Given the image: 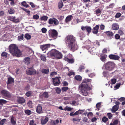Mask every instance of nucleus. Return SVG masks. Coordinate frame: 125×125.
<instances>
[{
  "mask_svg": "<svg viewBox=\"0 0 125 125\" xmlns=\"http://www.w3.org/2000/svg\"><path fill=\"white\" fill-rule=\"evenodd\" d=\"M96 107L98 110L101 107V103L99 102L97 103L96 105Z\"/></svg>",
  "mask_w": 125,
  "mask_h": 125,
  "instance_id": "49",
  "label": "nucleus"
},
{
  "mask_svg": "<svg viewBox=\"0 0 125 125\" xmlns=\"http://www.w3.org/2000/svg\"><path fill=\"white\" fill-rule=\"evenodd\" d=\"M23 34H22L18 36V40L19 41L22 40L23 39Z\"/></svg>",
  "mask_w": 125,
  "mask_h": 125,
  "instance_id": "35",
  "label": "nucleus"
},
{
  "mask_svg": "<svg viewBox=\"0 0 125 125\" xmlns=\"http://www.w3.org/2000/svg\"><path fill=\"white\" fill-rule=\"evenodd\" d=\"M91 81V79H88L85 78L83 80L81 86L79 87V89L81 90L80 93L82 95L86 96L88 94L87 91L89 90L90 88L87 83H90Z\"/></svg>",
  "mask_w": 125,
  "mask_h": 125,
  "instance_id": "2",
  "label": "nucleus"
},
{
  "mask_svg": "<svg viewBox=\"0 0 125 125\" xmlns=\"http://www.w3.org/2000/svg\"><path fill=\"white\" fill-rule=\"evenodd\" d=\"M14 79L11 77H9L8 78L7 84H12L14 83Z\"/></svg>",
  "mask_w": 125,
  "mask_h": 125,
  "instance_id": "18",
  "label": "nucleus"
},
{
  "mask_svg": "<svg viewBox=\"0 0 125 125\" xmlns=\"http://www.w3.org/2000/svg\"><path fill=\"white\" fill-rule=\"evenodd\" d=\"M1 93L2 95L7 97H10L11 96V94L5 90H2L1 92Z\"/></svg>",
  "mask_w": 125,
  "mask_h": 125,
  "instance_id": "9",
  "label": "nucleus"
},
{
  "mask_svg": "<svg viewBox=\"0 0 125 125\" xmlns=\"http://www.w3.org/2000/svg\"><path fill=\"white\" fill-rule=\"evenodd\" d=\"M48 118L46 117L45 119H42L41 120V123L42 125H44L46 124L48 121Z\"/></svg>",
  "mask_w": 125,
  "mask_h": 125,
  "instance_id": "25",
  "label": "nucleus"
},
{
  "mask_svg": "<svg viewBox=\"0 0 125 125\" xmlns=\"http://www.w3.org/2000/svg\"><path fill=\"white\" fill-rule=\"evenodd\" d=\"M109 57L111 59L116 60H118L120 59V57L119 56L112 54L109 55Z\"/></svg>",
  "mask_w": 125,
  "mask_h": 125,
  "instance_id": "13",
  "label": "nucleus"
},
{
  "mask_svg": "<svg viewBox=\"0 0 125 125\" xmlns=\"http://www.w3.org/2000/svg\"><path fill=\"white\" fill-rule=\"evenodd\" d=\"M1 55L3 57L6 58L7 57V53L5 52H3L2 53Z\"/></svg>",
  "mask_w": 125,
  "mask_h": 125,
  "instance_id": "47",
  "label": "nucleus"
},
{
  "mask_svg": "<svg viewBox=\"0 0 125 125\" xmlns=\"http://www.w3.org/2000/svg\"><path fill=\"white\" fill-rule=\"evenodd\" d=\"M121 15V14L120 13H116L115 16L116 18H118Z\"/></svg>",
  "mask_w": 125,
  "mask_h": 125,
  "instance_id": "64",
  "label": "nucleus"
},
{
  "mask_svg": "<svg viewBox=\"0 0 125 125\" xmlns=\"http://www.w3.org/2000/svg\"><path fill=\"white\" fill-rule=\"evenodd\" d=\"M25 113L27 115H29L31 114V110L27 109L25 111Z\"/></svg>",
  "mask_w": 125,
  "mask_h": 125,
  "instance_id": "36",
  "label": "nucleus"
},
{
  "mask_svg": "<svg viewBox=\"0 0 125 125\" xmlns=\"http://www.w3.org/2000/svg\"><path fill=\"white\" fill-rule=\"evenodd\" d=\"M79 36L81 40H82L84 36V34L83 32H80L79 33Z\"/></svg>",
  "mask_w": 125,
  "mask_h": 125,
  "instance_id": "38",
  "label": "nucleus"
},
{
  "mask_svg": "<svg viewBox=\"0 0 125 125\" xmlns=\"http://www.w3.org/2000/svg\"><path fill=\"white\" fill-rule=\"evenodd\" d=\"M111 84H115L116 82V80L115 79L113 78L111 80Z\"/></svg>",
  "mask_w": 125,
  "mask_h": 125,
  "instance_id": "53",
  "label": "nucleus"
},
{
  "mask_svg": "<svg viewBox=\"0 0 125 125\" xmlns=\"http://www.w3.org/2000/svg\"><path fill=\"white\" fill-rule=\"evenodd\" d=\"M29 4L31 5V7L32 8H34L35 7L34 4L31 2H27Z\"/></svg>",
  "mask_w": 125,
  "mask_h": 125,
  "instance_id": "60",
  "label": "nucleus"
},
{
  "mask_svg": "<svg viewBox=\"0 0 125 125\" xmlns=\"http://www.w3.org/2000/svg\"><path fill=\"white\" fill-rule=\"evenodd\" d=\"M68 88L67 87H64L62 88V91L63 92L66 91L68 89Z\"/></svg>",
  "mask_w": 125,
  "mask_h": 125,
  "instance_id": "56",
  "label": "nucleus"
},
{
  "mask_svg": "<svg viewBox=\"0 0 125 125\" xmlns=\"http://www.w3.org/2000/svg\"><path fill=\"white\" fill-rule=\"evenodd\" d=\"M108 119L105 116L104 117L102 118V121L104 122H105L108 120Z\"/></svg>",
  "mask_w": 125,
  "mask_h": 125,
  "instance_id": "52",
  "label": "nucleus"
},
{
  "mask_svg": "<svg viewBox=\"0 0 125 125\" xmlns=\"http://www.w3.org/2000/svg\"><path fill=\"white\" fill-rule=\"evenodd\" d=\"M36 111L37 113L40 114L42 113V107L40 105L38 104L36 108Z\"/></svg>",
  "mask_w": 125,
  "mask_h": 125,
  "instance_id": "16",
  "label": "nucleus"
},
{
  "mask_svg": "<svg viewBox=\"0 0 125 125\" xmlns=\"http://www.w3.org/2000/svg\"><path fill=\"white\" fill-rule=\"evenodd\" d=\"M47 55L49 57H51L53 59H60L62 57V55L59 51L55 49H52L49 52Z\"/></svg>",
  "mask_w": 125,
  "mask_h": 125,
  "instance_id": "4",
  "label": "nucleus"
},
{
  "mask_svg": "<svg viewBox=\"0 0 125 125\" xmlns=\"http://www.w3.org/2000/svg\"><path fill=\"white\" fill-rule=\"evenodd\" d=\"M49 71V70L48 69H43L42 70V72L43 73L45 74L48 73Z\"/></svg>",
  "mask_w": 125,
  "mask_h": 125,
  "instance_id": "34",
  "label": "nucleus"
},
{
  "mask_svg": "<svg viewBox=\"0 0 125 125\" xmlns=\"http://www.w3.org/2000/svg\"><path fill=\"white\" fill-rule=\"evenodd\" d=\"M104 66L106 70L111 71L115 67V64L114 62H108L104 64Z\"/></svg>",
  "mask_w": 125,
  "mask_h": 125,
  "instance_id": "5",
  "label": "nucleus"
},
{
  "mask_svg": "<svg viewBox=\"0 0 125 125\" xmlns=\"http://www.w3.org/2000/svg\"><path fill=\"white\" fill-rule=\"evenodd\" d=\"M112 28L114 30H116L119 28V25L117 23L113 24L112 25Z\"/></svg>",
  "mask_w": 125,
  "mask_h": 125,
  "instance_id": "23",
  "label": "nucleus"
},
{
  "mask_svg": "<svg viewBox=\"0 0 125 125\" xmlns=\"http://www.w3.org/2000/svg\"><path fill=\"white\" fill-rule=\"evenodd\" d=\"M74 78L77 81H80L82 80V77L79 75H77L75 76Z\"/></svg>",
  "mask_w": 125,
  "mask_h": 125,
  "instance_id": "27",
  "label": "nucleus"
},
{
  "mask_svg": "<svg viewBox=\"0 0 125 125\" xmlns=\"http://www.w3.org/2000/svg\"><path fill=\"white\" fill-rule=\"evenodd\" d=\"M120 85L121 84L120 83H117L116 86H115V90L118 89L120 86Z\"/></svg>",
  "mask_w": 125,
  "mask_h": 125,
  "instance_id": "57",
  "label": "nucleus"
},
{
  "mask_svg": "<svg viewBox=\"0 0 125 125\" xmlns=\"http://www.w3.org/2000/svg\"><path fill=\"white\" fill-rule=\"evenodd\" d=\"M41 31L43 33H45L46 32L47 30L46 28L44 27L42 28Z\"/></svg>",
  "mask_w": 125,
  "mask_h": 125,
  "instance_id": "58",
  "label": "nucleus"
},
{
  "mask_svg": "<svg viewBox=\"0 0 125 125\" xmlns=\"http://www.w3.org/2000/svg\"><path fill=\"white\" fill-rule=\"evenodd\" d=\"M49 23L50 24H53L54 26H55L58 25L59 22L57 19L55 18H53L49 20Z\"/></svg>",
  "mask_w": 125,
  "mask_h": 125,
  "instance_id": "7",
  "label": "nucleus"
},
{
  "mask_svg": "<svg viewBox=\"0 0 125 125\" xmlns=\"http://www.w3.org/2000/svg\"><path fill=\"white\" fill-rule=\"evenodd\" d=\"M29 124L30 125H36L35 122L33 120L30 121Z\"/></svg>",
  "mask_w": 125,
  "mask_h": 125,
  "instance_id": "48",
  "label": "nucleus"
},
{
  "mask_svg": "<svg viewBox=\"0 0 125 125\" xmlns=\"http://www.w3.org/2000/svg\"><path fill=\"white\" fill-rule=\"evenodd\" d=\"M9 13L10 14H12L14 13L15 12V10L13 8H10L8 10Z\"/></svg>",
  "mask_w": 125,
  "mask_h": 125,
  "instance_id": "31",
  "label": "nucleus"
},
{
  "mask_svg": "<svg viewBox=\"0 0 125 125\" xmlns=\"http://www.w3.org/2000/svg\"><path fill=\"white\" fill-rule=\"evenodd\" d=\"M40 57L41 60L43 61H46V60L45 57L44 56H42V55L40 56Z\"/></svg>",
  "mask_w": 125,
  "mask_h": 125,
  "instance_id": "45",
  "label": "nucleus"
},
{
  "mask_svg": "<svg viewBox=\"0 0 125 125\" xmlns=\"http://www.w3.org/2000/svg\"><path fill=\"white\" fill-rule=\"evenodd\" d=\"M101 11V10L99 9L98 8L95 10L94 13L96 14L97 15L99 16L100 15Z\"/></svg>",
  "mask_w": 125,
  "mask_h": 125,
  "instance_id": "28",
  "label": "nucleus"
},
{
  "mask_svg": "<svg viewBox=\"0 0 125 125\" xmlns=\"http://www.w3.org/2000/svg\"><path fill=\"white\" fill-rule=\"evenodd\" d=\"M63 6V3L62 1H60L58 4V6L59 9L61 8Z\"/></svg>",
  "mask_w": 125,
  "mask_h": 125,
  "instance_id": "39",
  "label": "nucleus"
},
{
  "mask_svg": "<svg viewBox=\"0 0 125 125\" xmlns=\"http://www.w3.org/2000/svg\"><path fill=\"white\" fill-rule=\"evenodd\" d=\"M32 94V93L31 91H29L27 92L26 94V95L28 97H29Z\"/></svg>",
  "mask_w": 125,
  "mask_h": 125,
  "instance_id": "59",
  "label": "nucleus"
},
{
  "mask_svg": "<svg viewBox=\"0 0 125 125\" xmlns=\"http://www.w3.org/2000/svg\"><path fill=\"white\" fill-rule=\"evenodd\" d=\"M104 77H106L108 75V73L107 71H104L103 73Z\"/></svg>",
  "mask_w": 125,
  "mask_h": 125,
  "instance_id": "50",
  "label": "nucleus"
},
{
  "mask_svg": "<svg viewBox=\"0 0 125 125\" xmlns=\"http://www.w3.org/2000/svg\"><path fill=\"white\" fill-rule=\"evenodd\" d=\"M26 73L28 75H31L36 74V70L32 68H30L27 70Z\"/></svg>",
  "mask_w": 125,
  "mask_h": 125,
  "instance_id": "8",
  "label": "nucleus"
},
{
  "mask_svg": "<svg viewBox=\"0 0 125 125\" xmlns=\"http://www.w3.org/2000/svg\"><path fill=\"white\" fill-rule=\"evenodd\" d=\"M73 16L71 15H70L66 17L65 19V21L66 22H68L73 19Z\"/></svg>",
  "mask_w": 125,
  "mask_h": 125,
  "instance_id": "20",
  "label": "nucleus"
},
{
  "mask_svg": "<svg viewBox=\"0 0 125 125\" xmlns=\"http://www.w3.org/2000/svg\"><path fill=\"white\" fill-rule=\"evenodd\" d=\"M21 9L25 11L28 14L30 15V11L29 10H27V9L24 8H21Z\"/></svg>",
  "mask_w": 125,
  "mask_h": 125,
  "instance_id": "42",
  "label": "nucleus"
},
{
  "mask_svg": "<svg viewBox=\"0 0 125 125\" xmlns=\"http://www.w3.org/2000/svg\"><path fill=\"white\" fill-rule=\"evenodd\" d=\"M86 48L87 49L89 50V51L90 52H93V51L95 50V49L94 48L92 47L91 48L89 46H87Z\"/></svg>",
  "mask_w": 125,
  "mask_h": 125,
  "instance_id": "30",
  "label": "nucleus"
},
{
  "mask_svg": "<svg viewBox=\"0 0 125 125\" xmlns=\"http://www.w3.org/2000/svg\"><path fill=\"white\" fill-rule=\"evenodd\" d=\"M52 79H53V83L54 85L57 86L60 84V82L58 78L56 77Z\"/></svg>",
  "mask_w": 125,
  "mask_h": 125,
  "instance_id": "11",
  "label": "nucleus"
},
{
  "mask_svg": "<svg viewBox=\"0 0 125 125\" xmlns=\"http://www.w3.org/2000/svg\"><path fill=\"white\" fill-rule=\"evenodd\" d=\"M21 5L26 8H27L29 6L25 1H23L21 2Z\"/></svg>",
  "mask_w": 125,
  "mask_h": 125,
  "instance_id": "32",
  "label": "nucleus"
},
{
  "mask_svg": "<svg viewBox=\"0 0 125 125\" xmlns=\"http://www.w3.org/2000/svg\"><path fill=\"white\" fill-rule=\"evenodd\" d=\"M119 105H114L112 108V112L113 113H115L116 111H117L119 108Z\"/></svg>",
  "mask_w": 125,
  "mask_h": 125,
  "instance_id": "24",
  "label": "nucleus"
},
{
  "mask_svg": "<svg viewBox=\"0 0 125 125\" xmlns=\"http://www.w3.org/2000/svg\"><path fill=\"white\" fill-rule=\"evenodd\" d=\"M39 18V16L37 14L34 15L33 16V18L35 20L38 19Z\"/></svg>",
  "mask_w": 125,
  "mask_h": 125,
  "instance_id": "55",
  "label": "nucleus"
},
{
  "mask_svg": "<svg viewBox=\"0 0 125 125\" xmlns=\"http://www.w3.org/2000/svg\"><path fill=\"white\" fill-rule=\"evenodd\" d=\"M27 104L28 106L31 107L32 106V102L31 101H29L27 103Z\"/></svg>",
  "mask_w": 125,
  "mask_h": 125,
  "instance_id": "51",
  "label": "nucleus"
},
{
  "mask_svg": "<svg viewBox=\"0 0 125 125\" xmlns=\"http://www.w3.org/2000/svg\"><path fill=\"white\" fill-rule=\"evenodd\" d=\"M25 101V99L22 97H19L18 100V103L20 104L24 103Z\"/></svg>",
  "mask_w": 125,
  "mask_h": 125,
  "instance_id": "21",
  "label": "nucleus"
},
{
  "mask_svg": "<svg viewBox=\"0 0 125 125\" xmlns=\"http://www.w3.org/2000/svg\"><path fill=\"white\" fill-rule=\"evenodd\" d=\"M64 60L69 63H72L74 62V59L73 58L70 59L68 57H65L64 58Z\"/></svg>",
  "mask_w": 125,
  "mask_h": 125,
  "instance_id": "17",
  "label": "nucleus"
},
{
  "mask_svg": "<svg viewBox=\"0 0 125 125\" xmlns=\"http://www.w3.org/2000/svg\"><path fill=\"white\" fill-rule=\"evenodd\" d=\"M40 97L42 99L44 98H47L49 97V95L48 92H42L39 94Z\"/></svg>",
  "mask_w": 125,
  "mask_h": 125,
  "instance_id": "10",
  "label": "nucleus"
},
{
  "mask_svg": "<svg viewBox=\"0 0 125 125\" xmlns=\"http://www.w3.org/2000/svg\"><path fill=\"white\" fill-rule=\"evenodd\" d=\"M65 42L67 47L73 51L76 50L78 48L75 38L72 35H68L65 39Z\"/></svg>",
  "mask_w": 125,
  "mask_h": 125,
  "instance_id": "1",
  "label": "nucleus"
},
{
  "mask_svg": "<svg viewBox=\"0 0 125 125\" xmlns=\"http://www.w3.org/2000/svg\"><path fill=\"white\" fill-rule=\"evenodd\" d=\"M24 60L25 63H27V64H28L30 63V59L29 58L27 57L25 58L24 59Z\"/></svg>",
  "mask_w": 125,
  "mask_h": 125,
  "instance_id": "33",
  "label": "nucleus"
},
{
  "mask_svg": "<svg viewBox=\"0 0 125 125\" xmlns=\"http://www.w3.org/2000/svg\"><path fill=\"white\" fill-rule=\"evenodd\" d=\"M48 19V17L46 16H43L41 17V19L42 21H46Z\"/></svg>",
  "mask_w": 125,
  "mask_h": 125,
  "instance_id": "43",
  "label": "nucleus"
},
{
  "mask_svg": "<svg viewBox=\"0 0 125 125\" xmlns=\"http://www.w3.org/2000/svg\"><path fill=\"white\" fill-rule=\"evenodd\" d=\"M9 51L13 55L17 57H20L22 55L21 52L19 50L17 45L15 44H11L9 46Z\"/></svg>",
  "mask_w": 125,
  "mask_h": 125,
  "instance_id": "3",
  "label": "nucleus"
},
{
  "mask_svg": "<svg viewBox=\"0 0 125 125\" xmlns=\"http://www.w3.org/2000/svg\"><path fill=\"white\" fill-rule=\"evenodd\" d=\"M73 109V108H71V107H65L64 109V110H67L68 111H70L72 110Z\"/></svg>",
  "mask_w": 125,
  "mask_h": 125,
  "instance_id": "54",
  "label": "nucleus"
},
{
  "mask_svg": "<svg viewBox=\"0 0 125 125\" xmlns=\"http://www.w3.org/2000/svg\"><path fill=\"white\" fill-rule=\"evenodd\" d=\"M7 88L9 90H11L12 86L9 84H7Z\"/></svg>",
  "mask_w": 125,
  "mask_h": 125,
  "instance_id": "62",
  "label": "nucleus"
},
{
  "mask_svg": "<svg viewBox=\"0 0 125 125\" xmlns=\"http://www.w3.org/2000/svg\"><path fill=\"white\" fill-rule=\"evenodd\" d=\"M7 103V101L3 99H0V105H2L3 104H5Z\"/></svg>",
  "mask_w": 125,
  "mask_h": 125,
  "instance_id": "29",
  "label": "nucleus"
},
{
  "mask_svg": "<svg viewBox=\"0 0 125 125\" xmlns=\"http://www.w3.org/2000/svg\"><path fill=\"white\" fill-rule=\"evenodd\" d=\"M51 44H44L40 46V48L42 51L47 50L50 47Z\"/></svg>",
  "mask_w": 125,
  "mask_h": 125,
  "instance_id": "12",
  "label": "nucleus"
},
{
  "mask_svg": "<svg viewBox=\"0 0 125 125\" xmlns=\"http://www.w3.org/2000/svg\"><path fill=\"white\" fill-rule=\"evenodd\" d=\"M106 58L105 56H101L100 59L102 62H104L106 60Z\"/></svg>",
  "mask_w": 125,
  "mask_h": 125,
  "instance_id": "40",
  "label": "nucleus"
},
{
  "mask_svg": "<svg viewBox=\"0 0 125 125\" xmlns=\"http://www.w3.org/2000/svg\"><path fill=\"white\" fill-rule=\"evenodd\" d=\"M6 119H2L0 122V125H3L6 121Z\"/></svg>",
  "mask_w": 125,
  "mask_h": 125,
  "instance_id": "44",
  "label": "nucleus"
},
{
  "mask_svg": "<svg viewBox=\"0 0 125 125\" xmlns=\"http://www.w3.org/2000/svg\"><path fill=\"white\" fill-rule=\"evenodd\" d=\"M50 36L52 38H55L58 35V33L55 30H50L49 31Z\"/></svg>",
  "mask_w": 125,
  "mask_h": 125,
  "instance_id": "6",
  "label": "nucleus"
},
{
  "mask_svg": "<svg viewBox=\"0 0 125 125\" xmlns=\"http://www.w3.org/2000/svg\"><path fill=\"white\" fill-rule=\"evenodd\" d=\"M85 111V109L83 110H79L78 111L75 112V114L78 115L79 114H81L83 113Z\"/></svg>",
  "mask_w": 125,
  "mask_h": 125,
  "instance_id": "26",
  "label": "nucleus"
},
{
  "mask_svg": "<svg viewBox=\"0 0 125 125\" xmlns=\"http://www.w3.org/2000/svg\"><path fill=\"white\" fill-rule=\"evenodd\" d=\"M9 19L11 21L15 22L18 23L20 21V19L19 18H16L15 16H10L9 17Z\"/></svg>",
  "mask_w": 125,
  "mask_h": 125,
  "instance_id": "14",
  "label": "nucleus"
},
{
  "mask_svg": "<svg viewBox=\"0 0 125 125\" xmlns=\"http://www.w3.org/2000/svg\"><path fill=\"white\" fill-rule=\"evenodd\" d=\"M106 34L109 36H112L113 35V33L112 32L110 31H107Z\"/></svg>",
  "mask_w": 125,
  "mask_h": 125,
  "instance_id": "41",
  "label": "nucleus"
},
{
  "mask_svg": "<svg viewBox=\"0 0 125 125\" xmlns=\"http://www.w3.org/2000/svg\"><path fill=\"white\" fill-rule=\"evenodd\" d=\"M99 26L98 25H96L93 29L92 32L94 34H97L98 31Z\"/></svg>",
  "mask_w": 125,
  "mask_h": 125,
  "instance_id": "15",
  "label": "nucleus"
},
{
  "mask_svg": "<svg viewBox=\"0 0 125 125\" xmlns=\"http://www.w3.org/2000/svg\"><path fill=\"white\" fill-rule=\"evenodd\" d=\"M107 115L109 119H111L112 117V115L111 113H107Z\"/></svg>",
  "mask_w": 125,
  "mask_h": 125,
  "instance_id": "63",
  "label": "nucleus"
},
{
  "mask_svg": "<svg viewBox=\"0 0 125 125\" xmlns=\"http://www.w3.org/2000/svg\"><path fill=\"white\" fill-rule=\"evenodd\" d=\"M25 37L28 40L30 39L31 38V36L28 34H26L25 35Z\"/></svg>",
  "mask_w": 125,
  "mask_h": 125,
  "instance_id": "46",
  "label": "nucleus"
},
{
  "mask_svg": "<svg viewBox=\"0 0 125 125\" xmlns=\"http://www.w3.org/2000/svg\"><path fill=\"white\" fill-rule=\"evenodd\" d=\"M10 121L12 125H15L16 124V121L15 119V118L13 116H11Z\"/></svg>",
  "mask_w": 125,
  "mask_h": 125,
  "instance_id": "19",
  "label": "nucleus"
},
{
  "mask_svg": "<svg viewBox=\"0 0 125 125\" xmlns=\"http://www.w3.org/2000/svg\"><path fill=\"white\" fill-rule=\"evenodd\" d=\"M86 30L88 33H90L92 29L91 27L89 26H86Z\"/></svg>",
  "mask_w": 125,
  "mask_h": 125,
  "instance_id": "37",
  "label": "nucleus"
},
{
  "mask_svg": "<svg viewBox=\"0 0 125 125\" xmlns=\"http://www.w3.org/2000/svg\"><path fill=\"white\" fill-rule=\"evenodd\" d=\"M110 125H120L119 121L118 120H116L111 123Z\"/></svg>",
  "mask_w": 125,
  "mask_h": 125,
  "instance_id": "22",
  "label": "nucleus"
},
{
  "mask_svg": "<svg viewBox=\"0 0 125 125\" xmlns=\"http://www.w3.org/2000/svg\"><path fill=\"white\" fill-rule=\"evenodd\" d=\"M84 67L83 66H81L78 69V70L80 72H81L82 70L84 69Z\"/></svg>",
  "mask_w": 125,
  "mask_h": 125,
  "instance_id": "61",
  "label": "nucleus"
}]
</instances>
